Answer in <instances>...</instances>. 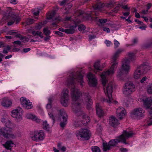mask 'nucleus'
<instances>
[{"label": "nucleus", "instance_id": "bb28decb", "mask_svg": "<svg viewBox=\"0 0 152 152\" xmlns=\"http://www.w3.org/2000/svg\"><path fill=\"white\" fill-rule=\"evenodd\" d=\"M14 145V143L12 140H9L7 141L4 145L6 149L11 150L12 147Z\"/></svg>", "mask_w": 152, "mask_h": 152}, {"label": "nucleus", "instance_id": "5fc2aeb1", "mask_svg": "<svg viewBox=\"0 0 152 152\" xmlns=\"http://www.w3.org/2000/svg\"><path fill=\"white\" fill-rule=\"evenodd\" d=\"M125 12H123L122 13L123 15L125 16H128L130 14V11H126Z\"/></svg>", "mask_w": 152, "mask_h": 152}, {"label": "nucleus", "instance_id": "58836bf2", "mask_svg": "<svg viewBox=\"0 0 152 152\" xmlns=\"http://www.w3.org/2000/svg\"><path fill=\"white\" fill-rule=\"evenodd\" d=\"M69 0H63L62 1H58V3L61 6H64L69 4Z\"/></svg>", "mask_w": 152, "mask_h": 152}, {"label": "nucleus", "instance_id": "c9c22d12", "mask_svg": "<svg viewBox=\"0 0 152 152\" xmlns=\"http://www.w3.org/2000/svg\"><path fill=\"white\" fill-rule=\"evenodd\" d=\"M28 100L26 99L25 97H22L20 99V101L21 104L23 106L24 105V106L26 107L25 104L26 102H28Z\"/></svg>", "mask_w": 152, "mask_h": 152}, {"label": "nucleus", "instance_id": "338daca9", "mask_svg": "<svg viewBox=\"0 0 152 152\" xmlns=\"http://www.w3.org/2000/svg\"><path fill=\"white\" fill-rule=\"evenodd\" d=\"M58 30H59V31H62L63 32H65L66 33L67 31H66V29H64L62 28H60L58 29Z\"/></svg>", "mask_w": 152, "mask_h": 152}, {"label": "nucleus", "instance_id": "393cba45", "mask_svg": "<svg viewBox=\"0 0 152 152\" xmlns=\"http://www.w3.org/2000/svg\"><path fill=\"white\" fill-rule=\"evenodd\" d=\"M98 15L99 13L96 11H92L89 14V16L91 17V20L95 21L97 20V16Z\"/></svg>", "mask_w": 152, "mask_h": 152}, {"label": "nucleus", "instance_id": "20e7f679", "mask_svg": "<svg viewBox=\"0 0 152 152\" xmlns=\"http://www.w3.org/2000/svg\"><path fill=\"white\" fill-rule=\"evenodd\" d=\"M118 61L112 60L111 63V67L110 69L106 72H103L101 75V77L102 79V82L104 85L106 83V76L113 74L118 66Z\"/></svg>", "mask_w": 152, "mask_h": 152}, {"label": "nucleus", "instance_id": "f3484780", "mask_svg": "<svg viewBox=\"0 0 152 152\" xmlns=\"http://www.w3.org/2000/svg\"><path fill=\"white\" fill-rule=\"evenodd\" d=\"M142 69L140 68V66H138L137 68L135 70L134 73V77L135 79H138L141 76H143L144 72L141 70Z\"/></svg>", "mask_w": 152, "mask_h": 152}, {"label": "nucleus", "instance_id": "4be33fe9", "mask_svg": "<svg viewBox=\"0 0 152 152\" xmlns=\"http://www.w3.org/2000/svg\"><path fill=\"white\" fill-rule=\"evenodd\" d=\"M105 5V4L104 3L98 2L93 6V7L94 10H99L103 7Z\"/></svg>", "mask_w": 152, "mask_h": 152}, {"label": "nucleus", "instance_id": "5701e85b", "mask_svg": "<svg viewBox=\"0 0 152 152\" xmlns=\"http://www.w3.org/2000/svg\"><path fill=\"white\" fill-rule=\"evenodd\" d=\"M26 117L28 119H31L36 122L39 123L40 121V120L35 115L30 113H28L26 114Z\"/></svg>", "mask_w": 152, "mask_h": 152}, {"label": "nucleus", "instance_id": "09e8293b", "mask_svg": "<svg viewBox=\"0 0 152 152\" xmlns=\"http://www.w3.org/2000/svg\"><path fill=\"white\" fill-rule=\"evenodd\" d=\"M122 8L124 10H126V11H130V7H128L127 5H126L123 6Z\"/></svg>", "mask_w": 152, "mask_h": 152}, {"label": "nucleus", "instance_id": "f03ea898", "mask_svg": "<svg viewBox=\"0 0 152 152\" xmlns=\"http://www.w3.org/2000/svg\"><path fill=\"white\" fill-rule=\"evenodd\" d=\"M135 134L132 131L127 132L124 131L123 133L119 136L114 139L111 140L108 143H103L104 151H107V150H110L111 147H113L116 145L118 143L121 142L125 144H127L126 142V139L132 137Z\"/></svg>", "mask_w": 152, "mask_h": 152}, {"label": "nucleus", "instance_id": "6e6552de", "mask_svg": "<svg viewBox=\"0 0 152 152\" xmlns=\"http://www.w3.org/2000/svg\"><path fill=\"white\" fill-rule=\"evenodd\" d=\"M69 90L67 89L63 90L61 95V103L64 107L68 106L69 101Z\"/></svg>", "mask_w": 152, "mask_h": 152}, {"label": "nucleus", "instance_id": "680f3d73", "mask_svg": "<svg viewBox=\"0 0 152 152\" xmlns=\"http://www.w3.org/2000/svg\"><path fill=\"white\" fill-rule=\"evenodd\" d=\"M37 35H38L41 38H42L43 37V36L42 35V33L41 32L39 31H36Z\"/></svg>", "mask_w": 152, "mask_h": 152}, {"label": "nucleus", "instance_id": "e2e57ef3", "mask_svg": "<svg viewBox=\"0 0 152 152\" xmlns=\"http://www.w3.org/2000/svg\"><path fill=\"white\" fill-rule=\"evenodd\" d=\"M103 30L104 31H106L107 33H109L110 31V29L108 28L104 27L103 28Z\"/></svg>", "mask_w": 152, "mask_h": 152}, {"label": "nucleus", "instance_id": "dca6fc26", "mask_svg": "<svg viewBox=\"0 0 152 152\" xmlns=\"http://www.w3.org/2000/svg\"><path fill=\"white\" fill-rule=\"evenodd\" d=\"M80 117H81V116H80ZM82 117L83 118V120L81 121H77V123L75 122V125L76 127H78L80 126H82V124H85V123L84 122H85V121H86V124H87L90 122V118L87 115H83Z\"/></svg>", "mask_w": 152, "mask_h": 152}, {"label": "nucleus", "instance_id": "de8ad7c7", "mask_svg": "<svg viewBox=\"0 0 152 152\" xmlns=\"http://www.w3.org/2000/svg\"><path fill=\"white\" fill-rule=\"evenodd\" d=\"M114 44L115 45L114 48H116L118 47L119 43L115 39L114 41Z\"/></svg>", "mask_w": 152, "mask_h": 152}, {"label": "nucleus", "instance_id": "37998d69", "mask_svg": "<svg viewBox=\"0 0 152 152\" xmlns=\"http://www.w3.org/2000/svg\"><path fill=\"white\" fill-rule=\"evenodd\" d=\"M44 34L47 36L49 35L50 33V31L48 30V28H44L43 29Z\"/></svg>", "mask_w": 152, "mask_h": 152}, {"label": "nucleus", "instance_id": "aec40b11", "mask_svg": "<svg viewBox=\"0 0 152 152\" xmlns=\"http://www.w3.org/2000/svg\"><path fill=\"white\" fill-rule=\"evenodd\" d=\"M110 124L112 126L115 127L119 123L118 119L114 116H111L109 118Z\"/></svg>", "mask_w": 152, "mask_h": 152}, {"label": "nucleus", "instance_id": "72a5a7b5", "mask_svg": "<svg viewBox=\"0 0 152 152\" xmlns=\"http://www.w3.org/2000/svg\"><path fill=\"white\" fill-rule=\"evenodd\" d=\"M25 104L26 107L24 106V105L22 106L25 109H31L33 107V105L32 103L30 101L28 100V102Z\"/></svg>", "mask_w": 152, "mask_h": 152}, {"label": "nucleus", "instance_id": "69168bd1", "mask_svg": "<svg viewBox=\"0 0 152 152\" xmlns=\"http://www.w3.org/2000/svg\"><path fill=\"white\" fill-rule=\"evenodd\" d=\"M121 152H127L128 150L126 148H121L120 149Z\"/></svg>", "mask_w": 152, "mask_h": 152}, {"label": "nucleus", "instance_id": "0e129e2a", "mask_svg": "<svg viewBox=\"0 0 152 152\" xmlns=\"http://www.w3.org/2000/svg\"><path fill=\"white\" fill-rule=\"evenodd\" d=\"M55 34H58L61 36H63V34L59 31H55Z\"/></svg>", "mask_w": 152, "mask_h": 152}, {"label": "nucleus", "instance_id": "603ef678", "mask_svg": "<svg viewBox=\"0 0 152 152\" xmlns=\"http://www.w3.org/2000/svg\"><path fill=\"white\" fill-rule=\"evenodd\" d=\"M120 7L118 6L116 7L112 11L115 13L118 12V10L119 9Z\"/></svg>", "mask_w": 152, "mask_h": 152}, {"label": "nucleus", "instance_id": "f257e3e1", "mask_svg": "<svg viewBox=\"0 0 152 152\" xmlns=\"http://www.w3.org/2000/svg\"><path fill=\"white\" fill-rule=\"evenodd\" d=\"M83 77V75L80 72H77L75 74L72 73L68 78L66 83L68 86L72 87L71 96L72 99V110L77 113V115H80L82 113L81 106L82 101L80 99L81 95L80 91L75 87V81L76 80L83 86V83H84Z\"/></svg>", "mask_w": 152, "mask_h": 152}, {"label": "nucleus", "instance_id": "e433bc0d", "mask_svg": "<svg viewBox=\"0 0 152 152\" xmlns=\"http://www.w3.org/2000/svg\"><path fill=\"white\" fill-rule=\"evenodd\" d=\"M43 129L48 131H50V127L48 124H47V122L46 121H45L43 122Z\"/></svg>", "mask_w": 152, "mask_h": 152}, {"label": "nucleus", "instance_id": "c03bdc74", "mask_svg": "<svg viewBox=\"0 0 152 152\" xmlns=\"http://www.w3.org/2000/svg\"><path fill=\"white\" fill-rule=\"evenodd\" d=\"M78 29L79 31H84L86 29V27L83 25L81 24L78 26Z\"/></svg>", "mask_w": 152, "mask_h": 152}, {"label": "nucleus", "instance_id": "4468645a", "mask_svg": "<svg viewBox=\"0 0 152 152\" xmlns=\"http://www.w3.org/2000/svg\"><path fill=\"white\" fill-rule=\"evenodd\" d=\"M11 116L17 120H20L22 118V113L21 109H15L11 112Z\"/></svg>", "mask_w": 152, "mask_h": 152}, {"label": "nucleus", "instance_id": "4d7b16f0", "mask_svg": "<svg viewBox=\"0 0 152 152\" xmlns=\"http://www.w3.org/2000/svg\"><path fill=\"white\" fill-rule=\"evenodd\" d=\"M134 21L135 22H136L137 23L140 25H143V23L142 22L140 21L138 19H135L134 20Z\"/></svg>", "mask_w": 152, "mask_h": 152}, {"label": "nucleus", "instance_id": "4c0bfd02", "mask_svg": "<svg viewBox=\"0 0 152 152\" xmlns=\"http://www.w3.org/2000/svg\"><path fill=\"white\" fill-rule=\"evenodd\" d=\"M129 58L126 59H129L130 61L133 60L135 58L134 54V53H128Z\"/></svg>", "mask_w": 152, "mask_h": 152}, {"label": "nucleus", "instance_id": "49530a36", "mask_svg": "<svg viewBox=\"0 0 152 152\" xmlns=\"http://www.w3.org/2000/svg\"><path fill=\"white\" fill-rule=\"evenodd\" d=\"M147 124L148 126H150L152 125V118H150L147 120Z\"/></svg>", "mask_w": 152, "mask_h": 152}, {"label": "nucleus", "instance_id": "f8f14e48", "mask_svg": "<svg viewBox=\"0 0 152 152\" xmlns=\"http://www.w3.org/2000/svg\"><path fill=\"white\" fill-rule=\"evenodd\" d=\"M44 137V133L42 131H36L34 132V136L31 137V138L34 141H38L43 140Z\"/></svg>", "mask_w": 152, "mask_h": 152}, {"label": "nucleus", "instance_id": "f704fd0d", "mask_svg": "<svg viewBox=\"0 0 152 152\" xmlns=\"http://www.w3.org/2000/svg\"><path fill=\"white\" fill-rule=\"evenodd\" d=\"M9 15L10 14L12 15V18L14 20H15V22H16V24H17L21 20V19L19 17L17 16L16 15H14V13L12 12V13H9Z\"/></svg>", "mask_w": 152, "mask_h": 152}, {"label": "nucleus", "instance_id": "473e14b6", "mask_svg": "<svg viewBox=\"0 0 152 152\" xmlns=\"http://www.w3.org/2000/svg\"><path fill=\"white\" fill-rule=\"evenodd\" d=\"M5 128L8 129H12L14 127L13 124L9 120H7L6 122L4 124Z\"/></svg>", "mask_w": 152, "mask_h": 152}, {"label": "nucleus", "instance_id": "2f4dec72", "mask_svg": "<svg viewBox=\"0 0 152 152\" xmlns=\"http://www.w3.org/2000/svg\"><path fill=\"white\" fill-rule=\"evenodd\" d=\"M5 128L8 129H12L14 127L13 124L9 120H7L6 122L4 124Z\"/></svg>", "mask_w": 152, "mask_h": 152}, {"label": "nucleus", "instance_id": "412c9836", "mask_svg": "<svg viewBox=\"0 0 152 152\" xmlns=\"http://www.w3.org/2000/svg\"><path fill=\"white\" fill-rule=\"evenodd\" d=\"M144 106L146 109H149L152 104V99L151 98H146L143 100Z\"/></svg>", "mask_w": 152, "mask_h": 152}, {"label": "nucleus", "instance_id": "79ce46f5", "mask_svg": "<svg viewBox=\"0 0 152 152\" xmlns=\"http://www.w3.org/2000/svg\"><path fill=\"white\" fill-rule=\"evenodd\" d=\"M43 24L42 22H40L38 23L35 27V29L36 30H40L42 27Z\"/></svg>", "mask_w": 152, "mask_h": 152}, {"label": "nucleus", "instance_id": "a19ab883", "mask_svg": "<svg viewBox=\"0 0 152 152\" xmlns=\"http://www.w3.org/2000/svg\"><path fill=\"white\" fill-rule=\"evenodd\" d=\"M34 21L35 20L33 19L28 18L26 20L25 23L27 25H29L33 23Z\"/></svg>", "mask_w": 152, "mask_h": 152}, {"label": "nucleus", "instance_id": "b1692460", "mask_svg": "<svg viewBox=\"0 0 152 152\" xmlns=\"http://www.w3.org/2000/svg\"><path fill=\"white\" fill-rule=\"evenodd\" d=\"M12 104V101L8 99H4L1 102L2 105L5 107H10L11 105Z\"/></svg>", "mask_w": 152, "mask_h": 152}, {"label": "nucleus", "instance_id": "c85d7f7f", "mask_svg": "<svg viewBox=\"0 0 152 152\" xmlns=\"http://www.w3.org/2000/svg\"><path fill=\"white\" fill-rule=\"evenodd\" d=\"M77 26V25L75 24V25L70 26L68 28L66 29V33L67 34H72L74 33Z\"/></svg>", "mask_w": 152, "mask_h": 152}, {"label": "nucleus", "instance_id": "9b49d317", "mask_svg": "<svg viewBox=\"0 0 152 152\" xmlns=\"http://www.w3.org/2000/svg\"><path fill=\"white\" fill-rule=\"evenodd\" d=\"M60 115V120L61 123L60 126L61 127L64 128L66 124L67 115L64 109H61L59 111Z\"/></svg>", "mask_w": 152, "mask_h": 152}, {"label": "nucleus", "instance_id": "39448f33", "mask_svg": "<svg viewBox=\"0 0 152 152\" xmlns=\"http://www.w3.org/2000/svg\"><path fill=\"white\" fill-rule=\"evenodd\" d=\"M107 76H106V77ZM106 81L105 84L104 85L102 84L104 86V92L107 96V102L109 103H114L115 104H116L117 103V102L115 101L114 100H113L112 96V93L113 92V83L112 82H110L107 86L106 87V90H105V88H104V86H105L106 83L107 81V79L106 78ZM102 84H103L102 83Z\"/></svg>", "mask_w": 152, "mask_h": 152}, {"label": "nucleus", "instance_id": "13d9d810", "mask_svg": "<svg viewBox=\"0 0 152 152\" xmlns=\"http://www.w3.org/2000/svg\"><path fill=\"white\" fill-rule=\"evenodd\" d=\"M15 22V20H14L12 18V19L8 23L7 25L8 26H11Z\"/></svg>", "mask_w": 152, "mask_h": 152}, {"label": "nucleus", "instance_id": "a18cd8bd", "mask_svg": "<svg viewBox=\"0 0 152 152\" xmlns=\"http://www.w3.org/2000/svg\"><path fill=\"white\" fill-rule=\"evenodd\" d=\"M147 91L148 93L152 94V85L148 86L147 88Z\"/></svg>", "mask_w": 152, "mask_h": 152}, {"label": "nucleus", "instance_id": "ddd939ff", "mask_svg": "<svg viewBox=\"0 0 152 152\" xmlns=\"http://www.w3.org/2000/svg\"><path fill=\"white\" fill-rule=\"evenodd\" d=\"M87 77L89 80L88 83L91 86H96L97 80L95 76L91 72L88 74Z\"/></svg>", "mask_w": 152, "mask_h": 152}, {"label": "nucleus", "instance_id": "7c9ffc66", "mask_svg": "<svg viewBox=\"0 0 152 152\" xmlns=\"http://www.w3.org/2000/svg\"><path fill=\"white\" fill-rule=\"evenodd\" d=\"M5 128L8 129H12L14 127L13 124L9 120H7L6 122L4 124Z\"/></svg>", "mask_w": 152, "mask_h": 152}, {"label": "nucleus", "instance_id": "ea45409f", "mask_svg": "<svg viewBox=\"0 0 152 152\" xmlns=\"http://www.w3.org/2000/svg\"><path fill=\"white\" fill-rule=\"evenodd\" d=\"M91 149L92 152H100L99 148L97 146L91 147Z\"/></svg>", "mask_w": 152, "mask_h": 152}, {"label": "nucleus", "instance_id": "6e6d98bb", "mask_svg": "<svg viewBox=\"0 0 152 152\" xmlns=\"http://www.w3.org/2000/svg\"><path fill=\"white\" fill-rule=\"evenodd\" d=\"M105 43L106 44L107 46H110L111 45H112L111 42L109 41L106 40Z\"/></svg>", "mask_w": 152, "mask_h": 152}, {"label": "nucleus", "instance_id": "6ab92c4d", "mask_svg": "<svg viewBox=\"0 0 152 152\" xmlns=\"http://www.w3.org/2000/svg\"><path fill=\"white\" fill-rule=\"evenodd\" d=\"M85 96L86 104V108L88 109H89L91 108L92 103V99H91V97L88 94H86Z\"/></svg>", "mask_w": 152, "mask_h": 152}, {"label": "nucleus", "instance_id": "052dcab7", "mask_svg": "<svg viewBox=\"0 0 152 152\" xmlns=\"http://www.w3.org/2000/svg\"><path fill=\"white\" fill-rule=\"evenodd\" d=\"M102 127L101 126L99 125H98L97 126V130L99 132H101Z\"/></svg>", "mask_w": 152, "mask_h": 152}, {"label": "nucleus", "instance_id": "0eeeda50", "mask_svg": "<svg viewBox=\"0 0 152 152\" xmlns=\"http://www.w3.org/2000/svg\"><path fill=\"white\" fill-rule=\"evenodd\" d=\"M135 86L132 83L129 82L125 83L123 90L124 94L128 96L135 91Z\"/></svg>", "mask_w": 152, "mask_h": 152}, {"label": "nucleus", "instance_id": "423d86ee", "mask_svg": "<svg viewBox=\"0 0 152 152\" xmlns=\"http://www.w3.org/2000/svg\"><path fill=\"white\" fill-rule=\"evenodd\" d=\"M76 133L77 138L80 140H88L91 136L90 132L87 129L82 128Z\"/></svg>", "mask_w": 152, "mask_h": 152}, {"label": "nucleus", "instance_id": "a211bd4d", "mask_svg": "<svg viewBox=\"0 0 152 152\" xmlns=\"http://www.w3.org/2000/svg\"><path fill=\"white\" fill-rule=\"evenodd\" d=\"M96 113L98 116L101 117L103 116L104 112L102 107L99 103H97L96 105Z\"/></svg>", "mask_w": 152, "mask_h": 152}, {"label": "nucleus", "instance_id": "774afa93", "mask_svg": "<svg viewBox=\"0 0 152 152\" xmlns=\"http://www.w3.org/2000/svg\"><path fill=\"white\" fill-rule=\"evenodd\" d=\"M143 26H140L139 28L142 29V30H145V28L147 27L146 25L145 24H143Z\"/></svg>", "mask_w": 152, "mask_h": 152}, {"label": "nucleus", "instance_id": "9d476101", "mask_svg": "<svg viewBox=\"0 0 152 152\" xmlns=\"http://www.w3.org/2000/svg\"><path fill=\"white\" fill-rule=\"evenodd\" d=\"M145 113V110L141 108L134 109L131 113V117L133 119H137L142 117Z\"/></svg>", "mask_w": 152, "mask_h": 152}, {"label": "nucleus", "instance_id": "bf43d9fd", "mask_svg": "<svg viewBox=\"0 0 152 152\" xmlns=\"http://www.w3.org/2000/svg\"><path fill=\"white\" fill-rule=\"evenodd\" d=\"M48 115L50 118L52 119L53 120V122H54L55 121V118L53 115V114L51 113H48Z\"/></svg>", "mask_w": 152, "mask_h": 152}, {"label": "nucleus", "instance_id": "cd10ccee", "mask_svg": "<svg viewBox=\"0 0 152 152\" xmlns=\"http://www.w3.org/2000/svg\"><path fill=\"white\" fill-rule=\"evenodd\" d=\"M124 51V49H118L117 51L114 53L112 58V60L114 61H118L117 58L119 56V54Z\"/></svg>", "mask_w": 152, "mask_h": 152}, {"label": "nucleus", "instance_id": "c756f323", "mask_svg": "<svg viewBox=\"0 0 152 152\" xmlns=\"http://www.w3.org/2000/svg\"><path fill=\"white\" fill-rule=\"evenodd\" d=\"M139 66L142 69L141 70L144 72V74L147 73L151 69V67L148 65H141Z\"/></svg>", "mask_w": 152, "mask_h": 152}, {"label": "nucleus", "instance_id": "2eb2a0df", "mask_svg": "<svg viewBox=\"0 0 152 152\" xmlns=\"http://www.w3.org/2000/svg\"><path fill=\"white\" fill-rule=\"evenodd\" d=\"M116 114L118 118L120 119H121L124 117L126 114L125 109L121 107H119L116 110Z\"/></svg>", "mask_w": 152, "mask_h": 152}, {"label": "nucleus", "instance_id": "864d4df0", "mask_svg": "<svg viewBox=\"0 0 152 152\" xmlns=\"http://www.w3.org/2000/svg\"><path fill=\"white\" fill-rule=\"evenodd\" d=\"M15 37H18L21 40H22V39H23V37L21 34H15Z\"/></svg>", "mask_w": 152, "mask_h": 152}, {"label": "nucleus", "instance_id": "3c124183", "mask_svg": "<svg viewBox=\"0 0 152 152\" xmlns=\"http://www.w3.org/2000/svg\"><path fill=\"white\" fill-rule=\"evenodd\" d=\"M99 21L101 23L103 24L105 23L107 21V19H99Z\"/></svg>", "mask_w": 152, "mask_h": 152}, {"label": "nucleus", "instance_id": "a878e982", "mask_svg": "<svg viewBox=\"0 0 152 152\" xmlns=\"http://www.w3.org/2000/svg\"><path fill=\"white\" fill-rule=\"evenodd\" d=\"M99 60H97L95 62L94 65V72H95L96 73L98 71H101L102 70V68L99 65Z\"/></svg>", "mask_w": 152, "mask_h": 152}, {"label": "nucleus", "instance_id": "8fccbe9b", "mask_svg": "<svg viewBox=\"0 0 152 152\" xmlns=\"http://www.w3.org/2000/svg\"><path fill=\"white\" fill-rule=\"evenodd\" d=\"M17 34V32L14 31V30H11L9 31L8 32V34L10 35H14L15 36Z\"/></svg>", "mask_w": 152, "mask_h": 152}, {"label": "nucleus", "instance_id": "7ed1b4c3", "mask_svg": "<svg viewBox=\"0 0 152 152\" xmlns=\"http://www.w3.org/2000/svg\"><path fill=\"white\" fill-rule=\"evenodd\" d=\"M129 61V59H124L122 63L121 69L118 72L117 77L120 80H124L123 76L129 72L130 69Z\"/></svg>", "mask_w": 152, "mask_h": 152}, {"label": "nucleus", "instance_id": "1a4fd4ad", "mask_svg": "<svg viewBox=\"0 0 152 152\" xmlns=\"http://www.w3.org/2000/svg\"><path fill=\"white\" fill-rule=\"evenodd\" d=\"M0 135L2 136L5 138L9 139H13L15 137V135L12 133L10 130L6 128L5 127L0 128Z\"/></svg>", "mask_w": 152, "mask_h": 152}]
</instances>
